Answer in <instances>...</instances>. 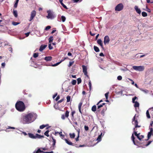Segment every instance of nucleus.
<instances>
[{"mask_svg": "<svg viewBox=\"0 0 153 153\" xmlns=\"http://www.w3.org/2000/svg\"><path fill=\"white\" fill-rule=\"evenodd\" d=\"M82 103L81 102L79 103V104H78V110H79V111L80 114H82V111H81V107H82Z\"/></svg>", "mask_w": 153, "mask_h": 153, "instance_id": "25", "label": "nucleus"}, {"mask_svg": "<svg viewBox=\"0 0 153 153\" xmlns=\"http://www.w3.org/2000/svg\"><path fill=\"white\" fill-rule=\"evenodd\" d=\"M142 16L143 17H146L147 16V13L145 12H143L142 13Z\"/></svg>", "mask_w": 153, "mask_h": 153, "instance_id": "35", "label": "nucleus"}, {"mask_svg": "<svg viewBox=\"0 0 153 153\" xmlns=\"http://www.w3.org/2000/svg\"><path fill=\"white\" fill-rule=\"evenodd\" d=\"M53 40V36H51L49 38V43H51L52 42V41Z\"/></svg>", "mask_w": 153, "mask_h": 153, "instance_id": "38", "label": "nucleus"}, {"mask_svg": "<svg viewBox=\"0 0 153 153\" xmlns=\"http://www.w3.org/2000/svg\"><path fill=\"white\" fill-rule=\"evenodd\" d=\"M44 137L43 135H40L38 134H36V135H35V139L38 138V139H41L42 138H43Z\"/></svg>", "mask_w": 153, "mask_h": 153, "instance_id": "18", "label": "nucleus"}, {"mask_svg": "<svg viewBox=\"0 0 153 153\" xmlns=\"http://www.w3.org/2000/svg\"><path fill=\"white\" fill-rule=\"evenodd\" d=\"M44 59L47 62L50 61L52 59V57L51 56H46L44 58Z\"/></svg>", "mask_w": 153, "mask_h": 153, "instance_id": "21", "label": "nucleus"}, {"mask_svg": "<svg viewBox=\"0 0 153 153\" xmlns=\"http://www.w3.org/2000/svg\"><path fill=\"white\" fill-rule=\"evenodd\" d=\"M134 9L136 11L137 13L139 14H141V10H140V9L137 6H135Z\"/></svg>", "mask_w": 153, "mask_h": 153, "instance_id": "20", "label": "nucleus"}, {"mask_svg": "<svg viewBox=\"0 0 153 153\" xmlns=\"http://www.w3.org/2000/svg\"><path fill=\"white\" fill-rule=\"evenodd\" d=\"M19 24H20V23L19 22H12V24L14 26L17 25Z\"/></svg>", "mask_w": 153, "mask_h": 153, "instance_id": "44", "label": "nucleus"}, {"mask_svg": "<svg viewBox=\"0 0 153 153\" xmlns=\"http://www.w3.org/2000/svg\"><path fill=\"white\" fill-rule=\"evenodd\" d=\"M59 98H60L59 95L57 96V97H56V99H55V101H57L59 100Z\"/></svg>", "mask_w": 153, "mask_h": 153, "instance_id": "59", "label": "nucleus"}, {"mask_svg": "<svg viewBox=\"0 0 153 153\" xmlns=\"http://www.w3.org/2000/svg\"><path fill=\"white\" fill-rule=\"evenodd\" d=\"M30 33L29 32L25 33L26 37H28L29 36Z\"/></svg>", "mask_w": 153, "mask_h": 153, "instance_id": "61", "label": "nucleus"}, {"mask_svg": "<svg viewBox=\"0 0 153 153\" xmlns=\"http://www.w3.org/2000/svg\"><path fill=\"white\" fill-rule=\"evenodd\" d=\"M69 112L68 111H66L65 114L61 115V118L63 120H64L65 118H68Z\"/></svg>", "mask_w": 153, "mask_h": 153, "instance_id": "10", "label": "nucleus"}, {"mask_svg": "<svg viewBox=\"0 0 153 153\" xmlns=\"http://www.w3.org/2000/svg\"><path fill=\"white\" fill-rule=\"evenodd\" d=\"M49 132V131L48 130H47L46 131H45V133H44V135L46 136L47 137H48L49 135L48 134V133Z\"/></svg>", "mask_w": 153, "mask_h": 153, "instance_id": "34", "label": "nucleus"}, {"mask_svg": "<svg viewBox=\"0 0 153 153\" xmlns=\"http://www.w3.org/2000/svg\"><path fill=\"white\" fill-rule=\"evenodd\" d=\"M82 72L84 73V74L87 77H88V76L87 74V67L84 65H82Z\"/></svg>", "mask_w": 153, "mask_h": 153, "instance_id": "9", "label": "nucleus"}, {"mask_svg": "<svg viewBox=\"0 0 153 153\" xmlns=\"http://www.w3.org/2000/svg\"><path fill=\"white\" fill-rule=\"evenodd\" d=\"M43 152H44L43 151H41L40 150V149L39 148L38 149H37V151H36V153H43Z\"/></svg>", "mask_w": 153, "mask_h": 153, "instance_id": "39", "label": "nucleus"}, {"mask_svg": "<svg viewBox=\"0 0 153 153\" xmlns=\"http://www.w3.org/2000/svg\"><path fill=\"white\" fill-rule=\"evenodd\" d=\"M153 132V128H150V131L149 132L148 134L147 137L148 139H147V140H149L150 137H151V135L152 134V133Z\"/></svg>", "mask_w": 153, "mask_h": 153, "instance_id": "16", "label": "nucleus"}, {"mask_svg": "<svg viewBox=\"0 0 153 153\" xmlns=\"http://www.w3.org/2000/svg\"><path fill=\"white\" fill-rule=\"evenodd\" d=\"M76 80H73L71 82V84H72L73 85H75L76 84Z\"/></svg>", "mask_w": 153, "mask_h": 153, "instance_id": "48", "label": "nucleus"}, {"mask_svg": "<svg viewBox=\"0 0 153 153\" xmlns=\"http://www.w3.org/2000/svg\"><path fill=\"white\" fill-rule=\"evenodd\" d=\"M96 110V105H94L92 107L91 110L93 112H95Z\"/></svg>", "mask_w": 153, "mask_h": 153, "instance_id": "32", "label": "nucleus"}, {"mask_svg": "<svg viewBox=\"0 0 153 153\" xmlns=\"http://www.w3.org/2000/svg\"><path fill=\"white\" fill-rule=\"evenodd\" d=\"M53 151H51L50 152H43L42 153H53Z\"/></svg>", "mask_w": 153, "mask_h": 153, "instance_id": "64", "label": "nucleus"}, {"mask_svg": "<svg viewBox=\"0 0 153 153\" xmlns=\"http://www.w3.org/2000/svg\"><path fill=\"white\" fill-rule=\"evenodd\" d=\"M48 48H49V49L50 50H51L53 48V47L51 46V44H48Z\"/></svg>", "mask_w": 153, "mask_h": 153, "instance_id": "52", "label": "nucleus"}, {"mask_svg": "<svg viewBox=\"0 0 153 153\" xmlns=\"http://www.w3.org/2000/svg\"><path fill=\"white\" fill-rule=\"evenodd\" d=\"M61 20H62V22H64L65 20V16H61Z\"/></svg>", "mask_w": 153, "mask_h": 153, "instance_id": "40", "label": "nucleus"}, {"mask_svg": "<svg viewBox=\"0 0 153 153\" xmlns=\"http://www.w3.org/2000/svg\"><path fill=\"white\" fill-rule=\"evenodd\" d=\"M67 58H68V57H65L64 59H63L61 60V61H60V62H58L55 63V64H54V65H51V66H52V67H56V66L58 65H59L60 64V63L61 62H63L64 60H65V59H67Z\"/></svg>", "mask_w": 153, "mask_h": 153, "instance_id": "14", "label": "nucleus"}, {"mask_svg": "<svg viewBox=\"0 0 153 153\" xmlns=\"http://www.w3.org/2000/svg\"><path fill=\"white\" fill-rule=\"evenodd\" d=\"M146 11H147L148 12L150 13L151 12V10H150V9L148 8V7H146Z\"/></svg>", "mask_w": 153, "mask_h": 153, "instance_id": "57", "label": "nucleus"}, {"mask_svg": "<svg viewBox=\"0 0 153 153\" xmlns=\"http://www.w3.org/2000/svg\"><path fill=\"white\" fill-rule=\"evenodd\" d=\"M63 100H64V99H62L61 100H60L58 101L57 103L58 104L62 102H63Z\"/></svg>", "mask_w": 153, "mask_h": 153, "instance_id": "58", "label": "nucleus"}, {"mask_svg": "<svg viewBox=\"0 0 153 153\" xmlns=\"http://www.w3.org/2000/svg\"><path fill=\"white\" fill-rule=\"evenodd\" d=\"M74 63V61L70 62L69 64L68 65V67H70Z\"/></svg>", "mask_w": 153, "mask_h": 153, "instance_id": "51", "label": "nucleus"}, {"mask_svg": "<svg viewBox=\"0 0 153 153\" xmlns=\"http://www.w3.org/2000/svg\"><path fill=\"white\" fill-rule=\"evenodd\" d=\"M137 97L136 96L133 98L132 99V103H134L136 102V101H135V100H137Z\"/></svg>", "mask_w": 153, "mask_h": 153, "instance_id": "42", "label": "nucleus"}, {"mask_svg": "<svg viewBox=\"0 0 153 153\" xmlns=\"http://www.w3.org/2000/svg\"><path fill=\"white\" fill-rule=\"evenodd\" d=\"M70 137L71 138H74L75 137V134L74 133H70L69 134Z\"/></svg>", "mask_w": 153, "mask_h": 153, "instance_id": "28", "label": "nucleus"}, {"mask_svg": "<svg viewBox=\"0 0 153 153\" xmlns=\"http://www.w3.org/2000/svg\"><path fill=\"white\" fill-rule=\"evenodd\" d=\"M36 16V11L33 10L31 12L30 16L29 21L30 22L33 20Z\"/></svg>", "mask_w": 153, "mask_h": 153, "instance_id": "6", "label": "nucleus"}, {"mask_svg": "<svg viewBox=\"0 0 153 153\" xmlns=\"http://www.w3.org/2000/svg\"><path fill=\"white\" fill-rule=\"evenodd\" d=\"M123 6L122 4L120 3L118 5L116 6L115 8V10L116 11H120L122 10L123 9Z\"/></svg>", "mask_w": 153, "mask_h": 153, "instance_id": "4", "label": "nucleus"}, {"mask_svg": "<svg viewBox=\"0 0 153 153\" xmlns=\"http://www.w3.org/2000/svg\"><path fill=\"white\" fill-rule=\"evenodd\" d=\"M131 140H132V142H133V143H134V144L136 145V146H138V145L139 144V143L138 141L137 140L135 141V137H134V136L133 134H132V135H131Z\"/></svg>", "mask_w": 153, "mask_h": 153, "instance_id": "11", "label": "nucleus"}, {"mask_svg": "<svg viewBox=\"0 0 153 153\" xmlns=\"http://www.w3.org/2000/svg\"><path fill=\"white\" fill-rule=\"evenodd\" d=\"M85 129L86 131H87L88 130V127L86 126H85Z\"/></svg>", "mask_w": 153, "mask_h": 153, "instance_id": "56", "label": "nucleus"}, {"mask_svg": "<svg viewBox=\"0 0 153 153\" xmlns=\"http://www.w3.org/2000/svg\"><path fill=\"white\" fill-rule=\"evenodd\" d=\"M77 84H79L82 82V80L80 78H79L77 79Z\"/></svg>", "mask_w": 153, "mask_h": 153, "instance_id": "45", "label": "nucleus"}, {"mask_svg": "<svg viewBox=\"0 0 153 153\" xmlns=\"http://www.w3.org/2000/svg\"><path fill=\"white\" fill-rule=\"evenodd\" d=\"M16 108L20 111H23L25 109V106L24 103L21 101H18L15 104Z\"/></svg>", "mask_w": 153, "mask_h": 153, "instance_id": "2", "label": "nucleus"}, {"mask_svg": "<svg viewBox=\"0 0 153 153\" xmlns=\"http://www.w3.org/2000/svg\"><path fill=\"white\" fill-rule=\"evenodd\" d=\"M59 2H60V4H61V5L64 4L62 2V0H59Z\"/></svg>", "mask_w": 153, "mask_h": 153, "instance_id": "63", "label": "nucleus"}, {"mask_svg": "<svg viewBox=\"0 0 153 153\" xmlns=\"http://www.w3.org/2000/svg\"><path fill=\"white\" fill-rule=\"evenodd\" d=\"M17 4H18V2L15 3L14 5V7L16 8L17 7Z\"/></svg>", "mask_w": 153, "mask_h": 153, "instance_id": "54", "label": "nucleus"}, {"mask_svg": "<svg viewBox=\"0 0 153 153\" xmlns=\"http://www.w3.org/2000/svg\"><path fill=\"white\" fill-rule=\"evenodd\" d=\"M66 99H67V102H70L71 100V96H68L66 97Z\"/></svg>", "mask_w": 153, "mask_h": 153, "instance_id": "37", "label": "nucleus"}, {"mask_svg": "<svg viewBox=\"0 0 153 153\" xmlns=\"http://www.w3.org/2000/svg\"><path fill=\"white\" fill-rule=\"evenodd\" d=\"M13 15L15 17L17 18V11L16 10H15L13 9Z\"/></svg>", "mask_w": 153, "mask_h": 153, "instance_id": "31", "label": "nucleus"}, {"mask_svg": "<svg viewBox=\"0 0 153 153\" xmlns=\"http://www.w3.org/2000/svg\"><path fill=\"white\" fill-rule=\"evenodd\" d=\"M108 94H109V92H108L106 93V94H105V97H106V99L107 100V99H108ZM106 102H108V100H106Z\"/></svg>", "mask_w": 153, "mask_h": 153, "instance_id": "41", "label": "nucleus"}, {"mask_svg": "<svg viewBox=\"0 0 153 153\" xmlns=\"http://www.w3.org/2000/svg\"><path fill=\"white\" fill-rule=\"evenodd\" d=\"M75 114V111H73L71 112V118L72 119H73L74 118V114Z\"/></svg>", "mask_w": 153, "mask_h": 153, "instance_id": "43", "label": "nucleus"}, {"mask_svg": "<svg viewBox=\"0 0 153 153\" xmlns=\"http://www.w3.org/2000/svg\"><path fill=\"white\" fill-rule=\"evenodd\" d=\"M78 131V135H77V137H76V138H75L76 141V142L78 141L79 140V130H78L77 131Z\"/></svg>", "mask_w": 153, "mask_h": 153, "instance_id": "50", "label": "nucleus"}, {"mask_svg": "<svg viewBox=\"0 0 153 153\" xmlns=\"http://www.w3.org/2000/svg\"><path fill=\"white\" fill-rule=\"evenodd\" d=\"M47 46V45H42L40 46V48H39V51L42 52Z\"/></svg>", "mask_w": 153, "mask_h": 153, "instance_id": "17", "label": "nucleus"}, {"mask_svg": "<svg viewBox=\"0 0 153 153\" xmlns=\"http://www.w3.org/2000/svg\"><path fill=\"white\" fill-rule=\"evenodd\" d=\"M101 135H102V133H101V134L99 135L97 138V140L98 142H100L101 140Z\"/></svg>", "mask_w": 153, "mask_h": 153, "instance_id": "30", "label": "nucleus"}, {"mask_svg": "<svg viewBox=\"0 0 153 153\" xmlns=\"http://www.w3.org/2000/svg\"><path fill=\"white\" fill-rule=\"evenodd\" d=\"M152 141H149L148 142L147 144H146V146H148L149 144L152 142Z\"/></svg>", "mask_w": 153, "mask_h": 153, "instance_id": "55", "label": "nucleus"}, {"mask_svg": "<svg viewBox=\"0 0 153 153\" xmlns=\"http://www.w3.org/2000/svg\"><path fill=\"white\" fill-rule=\"evenodd\" d=\"M88 86H89V89H90V91L91 89V81L90 80L88 81Z\"/></svg>", "mask_w": 153, "mask_h": 153, "instance_id": "47", "label": "nucleus"}, {"mask_svg": "<svg viewBox=\"0 0 153 153\" xmlns=\"http://www.w3.org/2000/svg\"><path fill=\"white\" fill-rule=\"evenodd\" d=\"M97 43L99 45L101 46V47L102 48H103V44H102V42L100 39H98L97 40Z\"/></svg>", "mask_w": 153, "mask_h": 153, "instance_id": "22", "label": "nucleus"}, {"mask_svg": "<svg viewBox=\"0 0 153 153\" xmlns=\"http://www.w3.org/2000/svg\"><path fill=\"white\" fill-rule=\"evenodd\" d=\"M132 122H134V123H133L134 125H135V128H133V130L134 131H136L137 130V128H136L137 127H140V126H138L137 125V120H136V118H135V116L134 117H133V119H132Z\"/></svg>", "mask_w": 153, "mask_h": 153, "instance_id": "5", "label": "nucleus"}, {"mask_svg": "<svg viewBox=\"0 0 153 153\" xmlns=\"http://www.w3.org/2000/svg\"><path fill=\"white\" fill-rule=\"evenodd\" d=\"M51 28V27L50 26H48L47 27H46V28H45V30L46 31H48V30L50 29Z\"/></svg>", "mask_w": 153, "mask_h": 153, "instance_id": "49", "label": "nucleus"}, {"mask_svg": "<svg viewBox=\"0 0 153 153\" xmlns=\"http://www.w3.org/2000/svg\"><path fill=\"white\" fill-rule=\"evenodd\" d=\"M67 58H68V57H65L64 59H63L61 60V61H60V62H58L55 63V64H54V65H51V66H52V67H56V66L58 65H59L60 64V63L61 62H63L64 60H65V59H67Z\"/></svg>", "mask_w": 153, "mask_h": 153, "instance_id": "15", "label": "nucleus"}, {"mask_svg": "<svg viewBox=\"0 0 153 153\" xmlns=\"http://www.w3.org/2000/svg\"><path fill=\"white\" fill-rule=\"evenodd\" d=\"M52 140H53V144H52V146L50 148H51V149L52 150H53L54 149L55 145L56 140L53 137H52Z\"/></svg>", "mask_w": 153, "mask_h": 153, "instance_id": "13", "label": "nucleus"}, {"mask_svg": "<svg viewBox=\"0 0 153 153\" xmlns=\"http://www.w3.org/2000/svg\"><path fill=\"white\" fill-rule=\"evenodd\" d=\"M39 53H34L33 54V57L34 58H36L38 56Z\"/></svg>", "mask_w": 153, "mask_h": 153, "instance_id": "46", "label": "nucleus"}, {"mask_svg": "<svg viewBox=\"0 0 153 153\" xmlns=\"http://www.w3.org/2000/svg\"><path fill=\"white\" fill-rule=\"evenodd\" d=\"M106 108L105 107V108H103L102 109V111H101V112H100V114L102 115V116H104L105 112L106 111Z\"/></svg>", "mask_w": 153, "mask_h": 153, "instance_id": "23", "label": "nucleus"}, {"mask_svg": "<svg viewBox=\"0 0 153 153\" xmlns=\"http://www.w3.org/2000/svg\"><path fill=\"white\" fill-rule=\"evenodd\" d=\"M37 115L35 113H31L25 115L23 117V123L24 124H29L36 119Z\"/></svg>", "mask_w": 153, "mask_h": 153, "instance_id": "1", "label": "nucleus"}, {"mask_svg": "<svg viewBox=\"0 0 153 153\" xmlns=\"http://www.w3.org/2000/svg\"><path fill=\"white\" fill-rule=\"evenodd\" d=\"M102 102V100H101L100 101H99V102H98L97 103V105H98L97 106V112H99V111H100V110L99 109H100V108H101L103 106L102 105H99V104H100V103L101 102Z\"/></svg>", "mask_w": 153, "mask_h": 153, "instance_id": "19", "label": "nucleus"}, {"mask_svg": "<svg viewBox=\"0 0 153 153\" xmlns=\"http://www.w3.org/2000/svg\"><path fill=\"white\" fill-rule=\"evenodd\" d=\"M64 140L65 141V142H66V143L68 144L70 146H74L73 145V143L69 141L68 139H64Z\"/></svg>", "mask_w": 153, "mask_h": 153, "instance_id": "24", "label": "nucleus"}, {"mask_svg": "<svg viewBox=\"0 0 153 153\" xmlns=\"http://www.w3.org/2000/svg\"><path fill=\"white\" fill-rule=\"evenodd\" d=\"M134 133L135 135L137 137L139 140H141L144 138V136L143 135H140V133L137 134V131H134Z\"/></svg>", "mask_w": 153, "mask_h": 153, "instance_id": "7", "label": "nucleus"}, {"mask_svg": "<svg viewBox=\"0 0 153 153\" xmlns=\"http://www.w3.org/2000/svg\"><path fill=\"white\" fill-rule=\"evenodd\" d=\"M128 80L131 81V82H131V84L134 85V82H133V81L131 79H130L128 78Z\"/></svg>", "mask_w": 153, "mask_h": 153, "instance_id": "60", "label": "nucleus"}, {"mask_svg": "<svg viewBox=\"0 0 153 153\" xmlns=\"http://www.w3.org/2000/svg\"><path fill=\"white\" fill-rule=\"evenodd\" d=\"M146 116L148 119L150 118V116L148 110L146 111Z\"/></svg>", "mask_w": 153, "mask_h": 153, "instance_id": "36", "label": "nucleus"}, {"mask_svg": "<svg viewBox=\"0 0 153 153\" xmlns=\"http://www.w3.org/2000/svg\"><path fill=\"white\" fill-rule=\"evenodd\" d=\"M134 103V107L135 108H137L139 106V103L137 101H136L135 102L133 103Z\"/></svg>", "mask_w": 153, "mask_h": 153, "instance_id": "29", "label": "nucleus"}, {"mask_svg": "<svg viewBox=\"0 0 153 153\" xmlns=\"http://www.w3.org/2000/svg\"><path fill=\"white\" fill-rule=\"evenodd\" d=\"M132 68L136 71H142L144 69V67L143 66H133L132 67Z\"/></svg>", "mask_w": 153, "mask_h": 153, "instance_id": "3", "label": "nucleus"}, {"mask_svg": "<svg viewBox=\"0 0 153 153\" xmlns=\"http://www.w3.org/2000/svg\"><path fill=\"white\" fill-rule=\"evenodd\" d=\"M122 78V76H119L117 77V79L119 80H121Z\"/></svg>", "mask_w": 153, "mask_h": 153, "instance_id": "53", "label": "nucleus"}, {"mask_svg": "<svg viewBox=\"0 0 153 153\" xmlns=\"http://www.w3.org/2000/svg\"><path fill=\"white\" fill-rule=\"evenodd\" d=\"M94 50H95V51H96V52H99V51H100L98 47L95 46H94Z\"/></svg>", "mask_w": 153, "mask_h": 153, "instance_id": "33", "label": "nucleus"}, {"mask_svg": "<svg viewBox=\"0 0 153 153\" xmlns=\"http://www.w3.org/2000/svg\"><path fill=\"white\" fill-rule=\"evenodd\" d=\"M48 126V124H47L46 125H42L40 126V128L41 129H42L44 128L45 127H47Z\"/></svg>", "mask_w": 153, "mask_h": 153, "instance_id": "27", "label": "nucleus"}, {"mask_svg": "<svg viewBox=\"0 0 153 153\" xmlns=\"http://www.w3.org/2000/svg\"><path fill=\"white\" fill-rule=\"evenodd\" d=\"M28 135H29V137L33 139H35V135H34L33 134L31 133H28Z\"/></svg>", "mask_w": 153, "mask_h": 153, "instance_id": "26", "label": "nucleus"}, {"mask_svg": "<svg viewBox=\"0 0 153 153\" xmlns=\"http://www.w3.org/2000/svg\"><path fill=\"white\" fill-rule=\"evenodd\" d=\"M47 13H48V15L47 16V18L48 19H52L54 18V16L52 13L49 11H48Z\"/></svg>", "mask_w": 153, "mask_h": 153, "instance_id": "12", "label": "nucleus"}, {"mask_svg": "<svg viewBox=\"0 0 153 153\" xmlns=\"http://www.w3.org/2000/svg\"><path fill=\"white\" fill-rule=\"evenodd\" d=\"M57 96V93H56V94H54V95H53V98H55L56 96Z\"/></svg>", "mask_w": 153, "mask_h": 153, "instance_id": "62", "label": "nucleus"}, {"mask_svg": "<svg viewBox=\"0 0 153 153\" xmlns=\"http://www.w3.org/2000/svg\"><path fill=\"white\" fill-rule=\"evenodd\" d=\"M110 41V38L108 36H106L104 37V44L105 45H106L109 43V42Z\"/></svg>", "mask_w": 153, "mask_h": 153, "instance_id": "8", "label": "nucleus"}]
</instances>
